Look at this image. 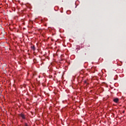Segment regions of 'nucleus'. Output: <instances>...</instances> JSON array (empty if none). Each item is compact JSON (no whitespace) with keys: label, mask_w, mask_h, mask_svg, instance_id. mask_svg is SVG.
<instances>
[{"label":"nucleus","mask_w":126,"mask_h":126,"mask_svg":"<svg viewBox=\"0 0 126 126\" xmlns=\"http://www.w3.org/2000/svg\"><path fill=\"white\" fill-rule=\"evenodd\" d=\"M123 113H125V111H124L123 112Z\"/></svg>","instance_id":"nucleus-7"},{"label":"nucleus","mask_w":126,"mask_h":126,"mask_svg":"<svg viewBox=\"0 0 126 126\" xmlns=\"http://www.w3.org/2000/svg\"><path fill=\"white\" fill-rule=\"evenodd\" d=\"M25 126H28V125H27V123L25 124Z\"/></svg>","instance_id":"nucleus-5"},{"label":"nucleus","mask_w":126,"mask_h":126,"mask_svg":"<svg viewBox=\"0 0 126 126\" xmlns=\"http://www.w3.org/2000/svg\"><path fill=\"white\" fill-rule=\"evenodd\" d=\"M84 83H87V81H84Z\"/></svg>","instance_id":"nucleus-6"},{"label":"nucleus","mask_w":126,"mask_h":126,"mask_svg":"<svg viewBox=\"0 0 126 126\" xmlns=\"http://www.w3.org/2000/svg\"><path fill=\"white\" fill-rule=\"evenodd\" d=\"M95 67H92L90 69V71L92 72V73H94L95 72Z\"/></svg>","instance_id":"nucleus-2"},{"label":"nucleus","mask_w":126,"mask_h":126,"mask_svg":"<svg viewBox=\"0 0 126 126\" xmlns=\"http://www.w3.org/2000/svg\"><path fill=\"white\" fill-rule=\"evenodd\" d=\"M113 102L115 103H118L119 102V98H116L113 99Z\"/></svg>","instance_id":"nucleus-3"},{"label":"nucleus","mask_w":126,"mask_h":126,"mask_svg":"<svg viewBox=\"0 0 126 126\" xmlns=\"http://www.w3.org/2000/svg\"><path fill=\"white\" fill-rule=\"evenodd\" d=\"M31 49L33 50V51H35V46H32Z\"/></svg>","instance_id":"nucleus-4"},{"label":"nucleus","mask_w":126,"mask_h":126,"mask_svg":"<svg viewBox=\"0 0 126 126\" xmlns=\"http://www.w3.org/2000/svg\"><path fill=\"white\" fill-rule=\"evenodd\" d=\"M19 117H21L22 120H26V117L23 113H21L19 115Z\"/></svg>","instance_id":"nucleus-1"}]
</instances>
